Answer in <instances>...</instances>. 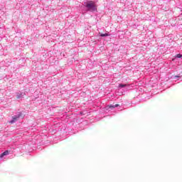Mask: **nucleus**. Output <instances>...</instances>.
Listing matches in <instances>:
<instances>
[{"instance_id":"obj_3","label":"nucleus","mask_w":182,"mask_h":182,"mask_svg":"<svg viewBox=\"0 0 182 182\" xmlns=\"http://www.w3.org/2000/svg\"><path fill=\"white\" fill-rule=\"evenodd\" d=\"M19 117V116H14L13 117V119L10 122V123L12 124L13 123H15V122H16V120H18V118Z\"/></svg>"},{"instance_id":"obj_8","label":"nucleus","mask_w":182,"mask_h":182,"mask_svg":"<svg viewBox=\"0 0 182 182\" xmlns=\"http://www.w3.org/2000/svg\"><path fill=\"white\" fill-rule=\"evenodd\" d=\"M176 58H182V55L181 54H177Z\"/></svg>"},{"instance_id":"obj_5","label":"nucleus","mask_w":182,"mask_h":182,"mask_svg":"<svg viewBox=\"0 0 182 182\" xmlns=\"http://www.w3.org/2000/svg\"><path fill=\"white\" fill-rule=\"evenodd\" d=\"M127 86H129L127 84H119V87H126Z\"/></svg>"},{"instance_id":"obj_2","label":"nucleus","mask_w":182,"mask_h":182,"mask_svg":"<svg viewBox=\"0 0 182 182\" xmlns=\"http://www.w3.org/2000/svg\"><path fill=\"white\" fill-rule=\"evenodd\" d=\"M8 154H9V151H5L4 153L0 154V159H2L4 156H8Z\"/></svg>"},{"instance_id":"obj_6","label":"nucleus","mask_w":182,"mask_h":182,"mask_svg":"<svg viewBox=\"0 0 182 182\" xmlns=\"http://www.w3.org/2000/svg\"><path fill=\"white\" fill-rule=\"evenodd\" d=\"M21 97H22V94L18 93V94L16 95V99H21Z\"/></svg>"},{"instance_id":"obj_7","label":"nucleus","mask_w":182,"mask_h":182,"mask_svg":"<svg viewBox=\"0 0 182 182\" xmlns=\"http://www.w3.org/2000/svg\"><path fill=\"white\" fill-rule=\"evenodd\" d=\"M100 36L105 37V36H109V35L107 33H102L100 34Z\"/></svg>"},{"instance_id":"obj_1","label":"nucleus","mask_w":182,"mask_h":182,"mask_svg":"<svg viewBox=\"0 0 182 182\" xmlns=\"http://www.w3.org/2000/svg\"><path fill=\"white\" fill-rule=\"evenodd\" d=\"M86 8H87L88 11L90 12H95L97 11V5H96V2L93 1H89L86 4Z\"/></svg>"},{"instance_id":"obj_4","label":"nucleus","mask_w":182,"mask_h":182,"mask_svg":"<svg viewBox=\"0 0 182 182\" xmlns=\"http://www.w3.org/2000/svg\"><path fill=\"white\" fill-rule=\"evenodd\" d=\"M109 109H114V107H119V105L116 104L115 105H109Z\"/></svg>"}]
</instances>
